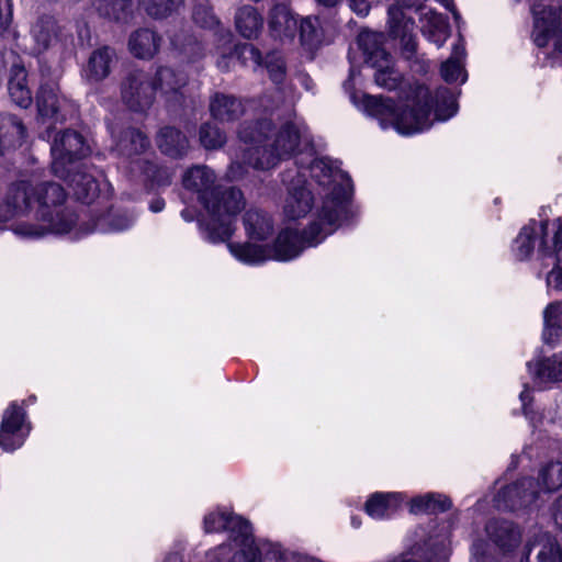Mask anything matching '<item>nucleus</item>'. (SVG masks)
<instances>
[{
	"mask_svg": "<svg viewBox=\"0 0 562 562\" xmlns=\"http://www.w3.org/2000/svg\"><path fill=\"white\" fill-rule=\"evenodd\" d=\"M239 146L233 154L228 176L233 180L246 175L245 166L266 170L281 159L291 157L302 139H307V127L289 112V119L274 132L272 119L244 123L238 131Z\"/></svg>",
	"mask_w": 562,
	"mask_h": 562,
	"instance_id": "f257e3e1",
	"label": "nucleus"
},
{
	"mask_svg": "<svg viewBox=\"0 0 562 562\" xmlns=\"http://www.w3.org/2000/svg\"><path fill=\"white\" fill-rule=\"evenodd\" d=\"M364 111L380 121L382 128L394 127L402 135H412L428 130L432 111L437 121H447L458 111L454 92L448 88L437 89L435 97L423 85L409 87L405 109L397 112L389 98L364 94Z\"/></svg>",
	"mask_w": 562,
	"mask_h": 562,
	"instance_id": "f03ea898",
	"label": "nucleus"
},
{
	"mask_svg": "<svg viewBox=\"0 0 562 562\" xmlns=\"http://www.w3.org/2000/svg\"><path fill=\"white\" fill-rule=\"evenodd\" d=\"M182 184L196 194L210 216L203 224L206 239L212 243L228 240L234 233L233 217L245 206L241 191L217 184L216 175L205 165L189 168L182 177Z\"/></svg>",
	"mask_w": 562,
	"mask_h": 562,
	"instance_id": "7ed1b4c3",
	"label": "nucleus"
},
{
	"mask_svg": "<svg viewBox=\"0 0 562 562\" xmlns=\"http://www.w3.org/2000/svg\"><path fill=\"white\" fill-rule=\"evenodd\" d=\"M29 186L30 207L15 217H26L14 225L13 232L26 238H41L47 234H66L77 223L76 213L64 206L67 194L64 188L53 181Z\"/></svg>",
	"mask_w": 562,
	"mask_h": 562,
	"instance_id": "20e7f679",
	"label": "nucleus"
},
{
	"mask_svg": "<svg viewBox=\"0 0 562 562\" xmlns=\"http://www.w3.org/2000/svg\"><path fill=\"white\" fill-rule=\"evenodd\" d=\"M311 176L327 190L316 220L305 229L306 244L317 246L347 218L352 184L348 175L327 158L313 160Z\"/></svg>",
	"mask_w": 562,
	"mask_h": 562,
	"instance_id": "39448f33",
	"label": "nucleus"
},
{
	"mask_svg": "<svg viewBox=\"0 0 562 562\" xmlns=\"http://www.w3.org/2000/svg\"><path fill=\"white\" fill-rule=\"evenodd\" d=\"M229 252L245 265H260L268 259L288 261L297 257L304 248L310 247L305 241V229L302 233L286 228L277 237L273 249L250 243H228Z\"/></svg>",
	"mask_w": 562,
	"mask_h": 562,
	"instance_id": "423d86ee",
	"label": "nucleus"
},
{
	"mask_svg": "<svg viewBox=\"0 0 562 562\" xmlns=\"http://www.w3.org/2000/svg\"><path fill=\"white\" fill-rule=\"evenodd\" d=\"M533 43L548 55H562V7L533 2Z\"/></svg>",
	"mask_w": 562,
	"mask_h": 562,
	"instance_id": "0eeeda50",
	"label": "nucleus"
},
{
	"mask_svg": "<svg viewBox=\"0 0 562 562\" xmlns=\"http://www.w3.org/2000/svg\"><path fill=\"white\" fill-rule=\"evenodd\" d=\"M123 104L133 112L144 113L155 102V87L151 74L142 69L126 72L120 85Z\"/></svg>",
	"mask_w": 562,
	"mask_h": 562,
	"instance_id": "6e6552de",
	"label": "nucleus"
},
{
	"mask_svg": "<svg viewBox=\"0 0 562 562\" xmlns=\"http://www.w3.org/2000/svg\"><path fill=\"white\" fill-rule=\"evenodd\" d=\"M52 170L55 176L65 178L75 162L89 153L83 137L76 131L66 130L56 134L52 147Z\"/></svg>",
	"mask_w": 562,
	"mask_h": 562,
	"instance_id": "1a4fd4ad",
	"label": "nucleus"
},
{
	"mask_svg": "<svg viewBox=\"0 0 562 562\" xmlns=\"http://www.w3.org/2000/svg\"><path fill=\"white\" fill-rule=\"evenodd\" d=\"M374 36L370 33L359 35V46L366 55V63L375 69L374 80L378 86L387 90L396 89L401 81L402 75L395 69L393 60L379 45L373 43Z\"/></svg>",
	"mask_w": 562,
	"mask_h": 562,
	"instance_id": "9d476101",
	"label": "nucleus"
},
{
	"mask_svg": "<svg viewBox=\"0 0 562 562\" xmlns=\"http://www.w3.org/2000/svg\"><path fill=\"white\" fill-rule=\"evenodd\" d=\"M396 2L387 9L389 34L393 38H400L403 54L407 59L412 58L417 49V43L413 34L415 22L407 18L403 9L415 8L417 0H395Z\"/></svg>",
	"mask_w": 562,
	"mask_h": 562,
	"instance_id": "9b49d317",
	"label": "nucleus"
},
{
	"mask_svg": "<svg viewBox=\"0 0 562 562\" xmlns=\"http://www.w3.org/2000/svg\"><path fill=\"white\" fill-rule=\"evenodd\" d=\"M115 150L123 158V168L131 173L133 167L148 164L150 140L142 131L128 127L115 140Z\"/></svg>",
	"mask_w": 562,
	"mask_h": 562,
	"instance_id": "f8f14e48",
	"label": "nucleus"
},
{
	"mask_svg": "<svg viewBox=\"0 0 562 562\" xmlns=\"http://www.w3.org/2000/svg\"><path fill=\"white\" fill-rule=\"evenodd\" d=\"M30 33L35 54H43L50 49L64 50L72 42L71 35L50 15L40 16L32 25Z\"/></svg>",
	"mask_w": 562,
	"mask_h": 562,
	"instance_id": "ddd939ff",
	"label": "nucleus"
},
{
	"mask_svg": "<svg viewBox=\"0 0 562 562\" xmlns=\"http://www.w3.org/2000/svg\"><path fill=\"white\" fill-rule=\"evenodd\" d=\"M538 259L544 266H553L547 274L548 288L562 291V217L553 224L551 246H547V239H542L538 250Z\"/></svg>",
	"mask_w": 562,
	"mask_h": 562,
	"instance_id": "4468645a",
	"label": "nucleus"
},
{
	"mask_svg": "<svg viewBox=\"0 0 562 562\" xmlns=\"http://www.w3.org/2000/svg\"><path fill=\"white\" fill-rule=\"evenodd\" d=\"M538 485L533 479L524 477L498 492L496 506L509 510L530 506L539 497Z\"/></svg>",
	"mask_w": 562,
	"mask_h": 562,
	"instance_id": "2eb2a0df",
	"label": "nucleus"
},
{
	"mask_svg": "<svg viewBox=\"0 0 562 562\" xmlns=\"http://www.w3.org/2000/svg\"><path fill=\"white\" fill-rule=\"evenodd\" d=\"M24 411L15 402L4 411L0 425V446L3 450L14 451L24 443Z\"/></svg>",
	"mask_w": 562,
	"mask_h": 562,
	"instance_id": "dca6fc26",
	"label": "nucleus"
},
{
	"mask_svg": "<svg viewBox=\"0 0 562 562\" xmlns=\"http://www.w3.org/2000/svg\"><path fill=\"white\" fill-rule=\"evenodd\" d=\"M155 94L159 93L167 102H178L182 98V89L188 83V76L168 66L157 67L151 75Z\"/></svg>",
	"mask_w": 562,
	"mask_h": 562,
	"instance_id": "f3484780",
	"label": "nucleus"
},
{
	"mask_svg": "<svg viewBox=\"0 0 562 562\" xmlns=\"http://www.w3.org/2000/svg\"><path fill=\"white\" fill-rule=\"evenodd\" d=\"M551 237L548 233V223L541 222L537 223L532 221L528 225L524 226L514 241V254L517 259L525 260L529 258L531 252L535 249L536 243L538 244V248H540V244L542 239H547V246H551ZM539 249H537L538 251Z\"/></svg>",
	"mask_w": 562,
	"mask_h": 562,
	"instance_id": "a211bd4d",
	"label": "nucleus"
},
{
	"mask_svg": "<svg viewBox=\"0 0 562 562\" xmlns=\"http://www.w3.org/2000/svg\"><path fill=\"white\" fill-rule=\"evenodd\" d=\"M313 206V195L305 180L299 176L289 188L284 202V214L289 220L304 217Z\"/></svg>",
	"mask_w": 562,
	"mask_h": 562,
	"instance_id": "6ab92c4d",
	"label": "nucleus"
},
{
	"mask_svg": "<svg viewBox=\"0 0 562 562\" xmlns=\"http://www.w3.org/2000/svg\"><path fill=\"white\" fill-rule=\"evenodd\" d=\"M416 540L411 547L413 555L426 560L427 562H446L449 558V552L445 544V539L439 538L438 533L428 535L426 538V530L420 528L416 531Z\"/></svg>",
	"mask_w": 562,
	"mask_h": 562,
	"instance_id": "aec40b11",
	"label": "nucleus"
},
{
	"mask_svg": "<svg viewBox=\"0 0 562 562\" xmlns=\"http://www.w3.org/2000/svg\"><path fill=\"white\" fill-rule=\"evenodd\" d=\"M488 539L503 552L516 549L521 542V530L512 521L494 519L485 527Z\"/></svg>",
	"mask_w": 562,
	"mask_h": 562,
	"instance_id": "412c9836",
	"label": "nucleus"
},
{
	"mask_svg": "<svg viewBox=\"0 0 562 562\" xmlns=\"http://www.w3.org/2000/svg\"><path fill=\"white\" fill-rule=\"evenodd\" d=\"M29 186L24 181L12 183L5 193L4 202H0V222H7L30 207Z\"/></svg>",
	"mask_w": 562,
	"mask_h": 562,
	"instance_id": "4be33fe9",
	"label": "nucleus"
},
{
	"mask_svg": "<svg viewBox=\"0 0 562 562\" xmlns=\"http://www.w3.org/2000/svg\"><path fill=\"white\" fill-rule=\"evenodd\" d=\"M213 119L220 122H234L245 113V106L240 99L233 94L215 92L209 104Z\"/></svg>",
	"mask_w": 562,
	"mask_h": 562,
	"instance_id": "5701e85b",
	"label": "nucleus"
},
{
	"mask_svg": "<svg viewBox=\"0 0 562 562\" xmlns=\"http://www.w3.org/2000/svg\"><path fill=\"white\" fill-rule=\"evenodd\" d=\"M416 9L420 11L419 21L424 36L438 47H441L450 34L447 19L442 14L423 5Z\"/></svg>",
	"mask_w": 562,
	"mask_h": 562,
	"instance_id": "b1692460",
	"label": "nucleus"
},
{
	"mask_svg": "<svg viewBox=\"0 0 562 562\" xmlns=\"http://www.w3.org/2000/svg\"><path fill=\"white\" fill-rule=\"evenodd\" d=\"M220 59L217 67L222 70H228L233 58H237L245 66L258 67L262 65L260 52L251 44H238L232 48L218 47Z\"/></svg>",
	"mask_w": 562,
	"mask_h": 562,
	"instance_id": "393cba45",
	"label": "nucleus"
},
{
	"mask_svg": "<svg viewBox=\"0 0 562 562\" xmlns=\"http://www.w3.org/2000/svg\"><path fill=\"white\" fill-rule=\"evenodd\" d=\"M115 52L109 46L93 50L85 68V76L89 82H99L105 79L111 72V65L114 61Z\"/></svg>",
	"mask_w": 562,
	"mask_h": 562,
	"instance_id": "a878e982",
	"label": "nucleus"
},
{
	"mask_svg": "<svg viewBox=\"0 0 562 562\" xmlns=\"http://www.w3.org/2000/svg\"><path fill=\"white\" fill-rule=\"evenodd\" d=\"M527 552L524 554L521 562H528L532 549H538L537 562H562V548L550 533H538L532 542L526 547Z\"/></svg>",
	"mask_w": 562,
	"mask_h": 562,
	"instance_id": "bb28decb",
	"label": "nucleus"
},
{
	"mask_svg": "<svg viewBox=\"0 0 562 562\" xmlns=\"http://www.w3.org/2000/svg\"><path fill=\"white\" fill-rule=\"evenodd\" d=\"M58 86L56 83H43L36 97L38 113L46 117H65L60 112L67 104V100L58 94Z\"/></svg>",
	"mask_w": 562,
	"mask_h": 562,
	"instance_id": "cd10ccee",
	"label": "nucleus"
},
{
	"mask_svg": "<svg viewBox=\"0 0 562 562\" xmlns=\"http://www.w3.org/2000/svg\"><path fill=\"white\" fill-rule=\"evenodd\" d=\"M161 38L153 30L139 29L128 40V48L133 56L149 59L158 52Z\"/></svg>",
	"mask_w": 562,
	"mask_h": 562,
	"instance_id": "c85d7f7f",
	"label": "nucleus"
},
{
	"mask_svg": "<svg viewBox=\"0 0 562 562\" xmlns=\"http://www.w3.org/2000/svg\"><path fill=\"white\" fill-rule=\"evenodd\" d=\"M269 29L274 37L292 38L297 30V21L286 5L276 4L270 12Z\"/></svg>",
	"mask_w": 562,
	"mask_h": 562,
	"instance_id": "c756f323",
	"label": "nucleus"
},
{
	"mask_svg": "<svg viewBox=\"0 0 562 562\" xmlns=\"http://www.w3.org/2000/svg\"><path fill=\"white\" fill-rule=\"evenodd\" d=\"M25 137V127L15 115L0 113V154L20 146Z\"/></svg>",
	"mask_w": 562,
	"mask_h": 562,
	"instance_id": "7c9ffc66",
	"label": "nucleus"
},
{
	"mask_svg": "<svg viewBox=\"0 0 562 562\" xmlns=\"http://www.w3.org/2000/svg\"><path fill=\"white\" fill-rule=\"evenodd\" d=\"M157 146L167 156L179 158L187 154L189 140L179 130L165 126L157 135Z\"/></svg>",
	"mask_w": 562,
	"mask_h": 562,
	"instance_id": "2f4dec72",
	"label": "nucleus"
},
{
	"mask_svg": "<svg viewBox=\"0 0 562 562\" xmlns=\"http://www.w3.org/2000/svg\"><path fill=\"white\" fill-rule=\"evenodd\" d=\"M74 171L69 168V173L64 179L68 181L74 190V194L83 203H91L99 194V186L93 176L85 171Z\"/></svg>",
	"mask_w": 562,
	"mask_h": 562,
	"instance_id": "473e14b6",
	"label": "nucleus"
},
{
	"mask_svg": "<svg viewBox=\"0 0 562 562\" xmlns=\"http://www.w3.org/2000/svg\"><path fill=\"white\" fill-rule=\"evenodd\" d=\"M527 367L535 379L541 383L562 381V353L535 362L530 361L527 363Z\"/></svg>",
	"mask_w": 562,
	"mask_h": 562,
	"instance_id": "72a5a7b5",
	"label": "nucleus"
},
{
	"mask_svg": "<svg viewBox=\"0 0 562 562\" xmlns=\"http://www.w3.org/2000/svg\"><path fill=\"white\" fill-rule=\"evenodd\" d=\"M401 502L398 493H375L367 501L366 512L374 519H382L395 513Z\"/></svg>",
	"mask_w": 562,
	"mask_h": 562,
	"instance_id": "f704fd0d",
	"label": "nucleus"
},
{
	"mask_svg": "<svg viewBox=\"0 0 562 562\" xmlns=\"http://www.w3.org/2000/svg\"><path fill=\"white\" fill-rule=\"evenodd\" d=\"M26 70L22 65H13L10 69L8 89L11 99L21 108L31 103V91L26 86Z\"/></svg>",
	"mask_w": 562,
	"mask_h": 562,
	"instance_id": "c9c22d12",
	"label": "nucleus"
},
{
	"mask_svg": "<svg viewBox=\"0 0 562 562\" xmlns=\"http://www.w3.org/2000/svg\"><path fill=\"white\" fill-rule=\"evenodd\" d=\"M235 25L241 36L254 38L261 31L263 19L256 8L244 5L235 14Z\"/></svg>",
	"mask_w": 562,
	"mask_h": 562,
	"instance_id": "e433bc0d",
	"label": "nucleus"
},
{
	"mask_svg": "<svg viewBox=\"0 0 562 562\" xmlns=\"http://www.w3.org/2000/svg\"><path fill=\"white\" fill-rule=\"evenodd\" d=\"M98 14L106 20L126 22L132 12L131 0H92Z\"/></svg>",
	"mask_w": 562,
	"mask_h": 562,
	"instance_id": "4c0bfd02",
	"label": "nucleus"
},
{
	"mask_svg": "<svg viewBox=\"0 0 562 562\" xmlns=\"http://www.w3.org/2000/svg\"><path fill=\"white\" fill-rule=\"evenodd\" d=\"M244 225L251 239L265 240L272 234L269 216L258 210H249L244 215Z\"/></svg>",
	"mask_w": 562,
	"mask_h": 562,
	"instance_id": "58836bf2",
	"label": "nucleus"
},
{
	"mask_svg": "<svg viewBox=\"0 0 562 562\" xmlns=\"http://www.w3.org/2000/svg\"><path fill=\"white\" fill-rule=\"evenodd\" d=\"M543 340L547 344L558 341L562 330V302H553L543 311Z\"/></svg>",
	"mask_w": 562,
	"mask_h": 562,
	"instance_id": "ea45409f",
	"label": "nucleus"
},
{
	"mask_svg": "<svg viewBox=\"0 0 562 562\" xmlns=\"http://www.w3.org/2000/svg\"><path fill=\"white\" fill-rule=\"evenodd\" d=\"M130 175L133 178L149 180L157 186H167L171 182L173 173L168 168L158 167L149 157L148 164H142L140 168L133 167Z\"/></svg>",
	"mask_w": 562,
	"mask_h": 562,
	"instance_id": "a19ab883",
	"label": "nucleus"
},
{
	"mask_svg": "<svg viewBox=\"0 0 562 562\" xmlns=\"http://www.w3.org/2000/svg\"><path fill=\"white\" fill-rule=\"evenodd\" d=\"M451 503L447 497L439 494H426L424 496H418L412 499L411 512L413 514H435L439 512H445L449 509Z\"/></svg>",
	"mask_w": 562,
	"mask_h": 562,
	"instance_id": "79ce46f5",
	"label": "nucleus"
},
{
	"mask_svg": "<svg viewBox=\"0 0 562 562\" xmlns=\"http://www.w3.org/2000/svg\"><path fill=\"white\" fill-rule=\"evenodd\" d=\"M465 56L463 45H454L451 57L441 65V76L447 82H456L461 78L464 82L465 74L462 65V59Z\"/></svg>",
	"mask_w": 562,
	"mask_h": 562,
	"instance_id": "37998d69",
	"label": "nucleus"
},
{
	"mask_svg": "<svg viewBox=\"0 0 562 562\" xmlns=\"http://www.w3.org/2000/svg\"><path fill=\"white\" fill-rule=\"evenodd\" d=\"M171 44L188 61H195L204 56L201 42L193 35H176L171 38Z\"/></svg>",
	"mask_w": 562,
	"mask_h": 562,
	"instance_id": "c03bdc74",
	"label": "nucleus"
},
{
	"mask_svg": "<svg viewBox=\"0 0 562 562\" xmlns=\"http://www.w3.org/2000/svg\"><path fill=\"white\" fill-rule=\"evenodd\" d=\"M539 481L537 482L539 493L553 492L562 487V462H550L546 464L539 472Z\"/></svg>",
	"mask_w": 562,
	"mask_h": 562,
	"instance_id": "a18cd8bd",
	"label": "nucleus"
},
{
	"mask_svg": "<svg viewBox=\"0 0 562 562\" xmlns=\"http://www.w3.org/2000/svg\"><path fill=\"white\" fill-rule=\"evenodd\" d=\"M199 138L206 149H218L226 143L225 133L213 123H204L200 127Z\"/></svg>",
	"mask_w": 562,
	"mask_h": 562,
	"instance_id": "49530a36",
	"label": "nucleus"
},
{
	"mask_svg": "<svg viewBox=\"0 0 562 562\" xmlns=\"http://www.w3.org/2000/svg\"><path fill=\"white\" fill-rule=\"evenodd\" d=\"M263 63L270 79L276 85L282 83L285 79V64L282 55L278 52H272L266 56Z\"/></svg>",
	"mask_w": 562,
	"mask_h": 562,
	"instance_id": "de8ad7c7",
	"label": "nucleus"
},
{
	"mask_svg": "<svg viewBox=\"0 0 562 562\" xmlns=\"http://www.w3.org/2000/svg\"><path fill=\"white\" fill-rule=\"evenodd\" d=\"M181 0H149L146 3V11L149 15L160 19L167 16Z\"/></svg>",
	"mask_w": 562,
	"mask_h": 562,
	"instance_id": "09e8293b",
	"label": "nucleus"
},
{
	"mask_svg": "<svg viewBox=\"0 0 562 562\" xmlns=\"http://www.w3.org/2000/svg\"><path fill=\"white\" fill-rule=\"evenodd\" d=\"M319 21L317 16H307L300 24L301 38L304 43L314 44L319 40Z\"/></svg>",
	"mask_w": 562,
	"mask_h": 562,
	"instance_id": "8fccbe9b",
	"label": "nucleus"
},
{
	"mask_svg": "<svg viewBox=\"0 0 562 562\" xmlns=\"http://www.w3.org/2000/svg\"><path fill=\"white\" fill-rule=\"evenodd\" d=\"M192 16L194 22L202 27H213L220 23L212 10L206 4L202 3L194 8Z\"/></svg>",
	"mask_w": 562,
	"mask_h": 562,
	"instance_id": "3c124183",
	"label": "nucleus"
},
{
	"mask_svg": "<svg viewBox=\"0 0 562 562\" xmlns=\"http://www.w3.org/2000/svg\"><path fill=\"white\" fill-rule=\"evenodd\" d=\"M133 223L134 217L126 213L113 214L108 220L109 227L106 228V231L123 232L130 228L133 225Z\"/></svg>",
	"mask_w": 562,
	"mask_h": 562,
	"instance_id": "603ef678",
	"label": "nucleus"
},
{
	"mask_svg": "<svg viewBox=\"0 0 562 562\" xmlns=\"http://www.w3.org/2000/svg\"><path fill=\"white\" fill-rule=\"evenodd\" d=\"M472 558L474 562H494L488 552V544L483 540H476L472 546Z\"/></svg>",
	"mask_w": 562,
	"mask_h": 562,
	"instance_id": "864d4df0",
	"label": "nucleus"
},
{
	"mask_svg": "<svg viewBox=\"0 0 562 562\" xmlns=\"http://www.w3.org/2000/svg\"><path fill=\"white\" fill-rule=\"evenodd\" d=\"M258 548L261 550L260 557L258 562H261L262 554L266 555V558H269V555H272L277 560V562H289V559L285 554L281 553L280 549L278 547H274L268 542L261 543L258 546ZM246 562V561H241Z\"/></svg>",
	"mask_w": 562,
	"mask_h": 562,
	"instance_id": "5fc2aeb1",
	"label": "nucleus"
},
{
	"mask_svg": "<svg viewBox=\"0 0 562 562\" xmlns=\"http://www.w3.org/2000/svg\"><path fill=\"white\" fill-rule=\"evenodd\" d=\"M12 21V5L10 0H0V32L8 29Z\"/></svg>",
	"mask_w": 562,
	"mask_h": 562,
	"instance_id": "6e6d98bb",
	"label": "nucleus"
},
{
	"mask_svg": "<svg viewBox=\"0 0 562 562\" xmlns=\"http://www.w3.org/2000/svg\"><path fill=\"white\" fill-rule=\"evenodd\" d=\"M282 102H283V93H282V91L279 88H277L273 91L271 97L265 95L261 99L262 106L266 110H271V111H273L274 109H278L279 104L282 103Z\"/></svg>",
	"mask_w": 562,
	"mask_h": 562,
	"instance_id": "4d7b16f0",
	"label": "nucleus"
},
{
	"mask_svg": "<svg viewBox=\"0 0 562 562\" xmlns=\"http://www.w3.org/2000/svg\"><path fill=\"white\" fill-rule=\"evenodd\" d=\"M349 5L358 15L366 16L370 11V0H349Z\"/></svg>",
	"mask_w": 562,
	"mask_h": 562,
	"instance_id": "13d9d810",
	"label": "nucleus"
},
{
	"mask_svg": "<svg viewBox=\"0 0 562 562\" xmlns=\"http://www.w3.org/2000/svg\"><path fill=\"white\" fill-rule=\"evenodd\" d=\"M553 519L562 528V495L558 497L553 506Z\"/></svg>",
	"mask_w": 562,
	"mask_h": 562,
	"instance_id": "bf43d9fd",
	"label": "nucleus"
},
{
	"mask_svg": "<svg viewBox=\"0 0 562 562\" xmlns=\"http://www.w3.org/2000/svg\"><path fill=\"white\" fill-rule=\"evenodd\" d=\"M164 207H165V201L162 199H155L154 201H151V203L149 205L150 211L154 213H158V212L162 211Z\"/></svg>",
	"mask_w": 562,
	"mask_h": 562,
	"instance_id": "052dcab7",
	"label": "nucleus"
},
{
	"mask_svg": "<svg viewBox=\"0 0 562 562\" xmlns=\"http://www.w3.org/2000/svg\"><path fill=\"white\" fill-rule=\"evenodd\" d=\"M164 562H182V558L179 553H170L166 557Z\"/></svg>",
	"mask_w": 562,
	"mask_h": 562,
	"instance_id": "680f3d73",
	"label": "nucleus"
},
{
	"mask_svg": "<svg viewBox=\"0 0 562 562\" xmlns=\"http://www.w3.org/2000/svg\"><path fill=\"white\" fill-rule=\"evenodd\" d=\"M181 216L183 217L184 221L187 222H192L194 220V215L191 211H189L188 209L183 210L181 212Z\"/></svg>",
	"mask_w": 562,
	"mask_h": 562,
	"instance_id": "e2e57ef3",
	"label": "nucleus"
},
{
	"mask_svg": "<svg viewBox=\"0 0 562 562\" xmlns=\"http://www.w3.org/2000/svg\"><path fill=\"white\" fill-rule=\"evenodd\" d=\"M319 4L331 8L335 7L339 0H316Z\"/></svg>",
	"mask_w": 562,
	"mask_h": 562,
	"instance_id": "0e129e2a",
	"label": "nucleus"
},
{
	"mask_svg": "<svg viewBox=\"0 0 562 562\" xmlns=\"http://www.w3.org/2000/svg\"><path fill=\"white\" fill-rule=\"evenodd\" d=\"M229 551H231V548L228 546L223 544L218 548V555H221V557L228 555Z\"/></svg>",
	"mask_w": 562,
	"mask_h": 562,
	"instance_id": "69168bd1",
	"label": "nucleus"
},
{
	"mask_svg": "<svg viewBox=\"0 0 562 562\" xmlns=\"http://www.w3.org/2000/svg\"><path fill=\"white\" fill-rule=\"evenodd\" d=\"M529 390L525 387V390L520 393V400L522 402L524 407L526 406V401L529 398Z\"/></svg>",
	"mask_w": 562,
	"mask_h": 562,
	"instance_id": "338daca9",
	"label": "nucleus"
},
{
	"mask_svg": "<svg viewBox=\"0 0 562 562\" xmlns=\"http://www.w3.org/2000/svg\"><path fill=\"white\" fill-rule=\"evenodd\" d=\"M222 40L224 43H229L232 41V33L226 32L225 34L222 35Z\"/></svg>",
	"mask_w": 562,
	"mask_h": 562,
	"instance_id": "774afa93",
	"label": "nucleus"
}]
</instances>
